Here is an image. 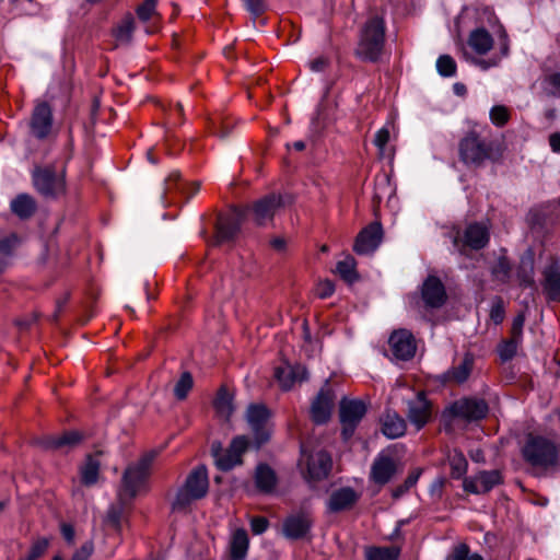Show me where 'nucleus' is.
<instances>
[{"label":"nucleus","instance_id":"37998d69","mask_svg":"<svg viewBox=\"0 0 560 560\" xmlns=\"http://www.w3.org/2000/svg\"><path fill=\"white\" fill-rule=\"evenodd\" d=\"M522 340L511 337L502 341L498 347V352L502 361H510L517 352L518 346Z\"/></svg>","mask_w":560,"mask_h":560},{"label":"nucleus","instance_id":"c03bdc74","mask_svg":"<svg viewBox=\"0 0 560 560\" xmlns=\"http://www.w3.org/2000/svg\"><path fill=\"white\" fill-rule=\"evenodd\" d=\"M135 31V21L132 16H127L116 31V38L120 43H129Z\"/></svg>","mask_w":560,"mask_h":560},{"label":"nucleus","instance_id":"de8ad7c7","mask_svg":"<svg viewBox=\"0 0 560 560\" xmlns=\"http://www.w3.org/2000/svg\"><path fill=\"white\" fill-rule=\"evenodd\" d=\"M469 551V547L466 544H459L454 548L452 555H450L446 560H483L479 553L470 555Z\"/></svg>","mask_w":560,"mask_h":560},{"label":"nucleus","instance_id":"ddd939ff","mask_svg":"<svg viewBox=\"0 0 560 560\" xmlns=\"http://www.w3.org/2000/svg\"><path fill=\"white\" fill-rule=\"evenodd\" d=\"M282 205L283 201L280 195L270 194L255 201L252 208L244 210L246 213L250 211L254 222L257 225L264 226L272 221L276 212Z\"/></svg>","mask_w":560,"mask_h":560},{"label":"nucleus","instance_id":"f3484780","mask_svg":"<svg viewBox=\"0 0 560 560\" xmlns=\"http://www.w3.org/2000/svg\"><path fill=\"white\" fill-rule=\"evenodd\" d=\"M389 347L396 359L407 361L416 354L417 346L412 334L407 329L394 331L389 337Z\"/></svg>","mask_w":560,"mask_h":560},{"label":"nucleus","instance_id":"4d7b16f0","mask_svg":"<svg viewBox=\"0 0 560 560\" xmlns=\"http://www.w3.org/2000/svg\"><path fill=\"white\" fill-rule=\"evenodd\" d=\"M316 295L320 299H327L335 292V285L329 280L320 281L316 287Z\"/></svg>","mask_w":560,"mask_h":560},{"label":"nucleus","instance_id":"f257e3e1","mask_svg":"<svg viewBox=\"0 0 560 560\" xmlns=\"http://www.w3.org/2000/svg\"><path fill=\"white\" fill-rule=\"evenodd\" d=\"M385 32L384 15L371 12L360 27L355 55L363 61H378L385 45Z\"/></svg>","mask_w":560,"mask_h":560},{"label":"nucleus","instance_id":"c756f323","mask_svg":"<svg viewBox=\"0 0 560 560\" xmlns=\"http://www.w3.org/2000/svg\"><path fill=\"white\" fill-rule=\"evenodd\" d=\"M82 440V435L78 431H68L62 433L61 435L48 436L44 441V445L47 448L54 450H62V448H71L80 443Z\"/></svg>","mask_w":560,"mask_h":560},{"label":"nucleus","instance_id":"cd10ccee","mask_svg":"<svg viewBox=\"0 0 560 560\" xmlns=\"http://www.w3.org/2000/svg\"><path fill=\"white\" fill-rule=\"evenodd\" d=\"M465 244L472 249H481L489 243L488 229L480 223L469 224L464 235Z\"/></svg>","mask_w":560,"mask_h":560},{"label":"nucleus","instance_id":"680f3d73","mask_svg":"<svg viewBox=\"0 0 560 560\" xmlns=\"http://www.w3.org/2000/svg\"><path fill=\"white\" fill-rule=\"evenodd\" d=\"M16 244L18 237L13 234L0 240V254L10 255Z\"/></svg>","mask_w":560,"mask_h":560},{"label":"nucleus","instance_id":"7c9ffc66","mask_svg":"<svg viewBox=\"0 0 560 560\" xmlns=\"http://www.w3.org/2000/svg\"><path fill=\"white\" fill-rule=\"evenodd\" d=\"M11 211L20 219H28L36 211V202L27 194L18 195L10 203Z\"/></svg>","mask_w":560,"mask_h":560},{"label":"nucleus","instance_id":"774afa93","mask_svg":"<svg viewBox=\"0 0 560 560\" xmlns=\"http://www.w3.org/2000/svg\"><path fill=\"white\" fill-rule=\"evenodd\" d=\"M549 144L553 152H560V132L553 133L549 137Z\"/></svg>","mask_w":560,"mask_h":560},{"label":"nucleus","instance_id":"412c9836","mask_svg":"<svg viewBox=\"0 0 560 560\" xmlns=\"http://www.w3.org/2000/svg\"><path fill=\"white\" fill-rule=\"evenodd\" d=\"M397 466L395 459L386 454H378L371 467V479L377 485L387 483L396 474Z\"/></svg>","mask_w":560,"mask_h":560},{"label":"nucleus","instance_id":"0e129e2a","mask_svg":"<svg viewBox=\"0 0 560 560\" xmlns=\"http://www.w3.org/2000/svg\"><path fill=\"white\" fill-rule=\"evenodd\" d=\"M61 534L68 544L74 541V528L70 524H61Z\"/></svg>","mask_w":560,"mask_h":560},{"label":"nucleus","instance_id":"20e7f679","mask_svg":"<svg viewBox=\"0 0 560 560\" xmlns=\"http://www.w3.org/2000/svg\"><path fill=\"white\" fill-rule=\"evenodd\" d=\"M459 155L465 164L477 166L497 159L499 149L493 142L481 140L478 135L470 132L459 142Z\"/></svg>","mask_w":560,"mask_h":560},{"label":"nucleus","instance_id":"6e6d98bb","mask_svg":"<svg viewBox=\"0 0 560 560\" xmlns=\"http://www.w3.org/2000/svg\"><path fill=\"white\" fill-rule=\"evenodd\" d=\"M94 550L92 541L84 542L72 556L71 560H89Z\"/></svg>","mask_w":560,"mask_h":560},{"label":"nucleus","instance_id":"4be33fe9","mask_svg":"<svg viewBox=\"0 0 560 560\" xmlns=\"http://www.w3.org/2000/svg\"><path fill=\"white\" fill-rule=\"evenodd\" d=\"M34 187L44 198H58L66 192L65 177H34Z\"/></svg>","mask_w":560,"mask_h":560},{"label":"nucleus","instance_id":"c85d7f7f","mask_svg":"<svg viewBox=\"0 0 560 560\" xmlns=\"http://www.w3.org/2000/svg\"><path fill=\"white\" fill-rule=\"evenodd\" d=\"M255 483L259 491L271 492L277 483L276 472L267 464H259L255 471Z\"/></svg>","mask_w":560,"mask_h":560},{"label":"nucleus","instance_id":"b1692460","mask_svg":"<svg viewBox=\"0 0 560 560\" xmlns=\"http://www.w3.org/2000/svg\"><path fill=\"white\" fill-rule=\"evenodd\" d=\"M358 493L350 487H343L335 490L327 502L330 512H340L349 510L358 501Z\"/></svg>","mask_w":560,"mask_h":560},{"label":"nucleus","instance_id":"13d9d810","mask_svg":"<svg viewBox=\"0 0 560 560\" xmlns=\"http://www.w3.org/2000/svg\"><path fill=\"white\" fill-rule=\"evenodd\" d=\"M120 521L121 510L117 506H110L106 516L107 524L118 530L120 528Z\"/></svg>","mask_w":560,"mask_h":560},{"label":"nucleus","instance_id":"e2e57ef3","mask_svg":"<svg viewBox=\"0 0 560 560\" xmlns=\"http://www.w3.org/2000/svg\"><path fill=\"white\" fill-rule=\"evenodd\" d=\"M308 65H310V69L312 71L320 72V71H324L325 68L327 67L328 60L325 57H317V58L313 59L312 61H310Z\"/></svg>","mask_w":560,"mask_h":560},{"label":"nucleus","instance_id":"7ed1b4c3","mask_svg":"<svg viewBox=\"0 0 560 560\" xmlns=\"http://www.w3.org/2000/svg\"><path fill=\"white\" fill-rule=\"evenodd\" d=\"M155 451H150L142 455L138 462L130 464L124 471L121 497L133 499L141 492L147 491L150 469L156 457Z\"/></svg>","mask_w":560,"mask_h":560},{"label":"nucleus","instance_id":"864d4df0","mask_svg":"<svg viewBox=\"0 0 560 560\" xmlns=\"http://www.w3.org/2000/svg\"><path fill=\"white\" fill-rule=\"evenodd\" d=\"M504 315L503 300L500 296H495L491 305L490 318L494 324H500L503 322Z\"/></svg>","mask_w":560,"mask_h":560},{"label":"nucleus","instance_id":"8fccbe9b","mask_svg":"<svg viewBox=\"0 0 560 560\" xmlns=\"http://www.w3.org/2000/svg\"><path fill=\"white\" fill-rule=\"evenodd\" d=\"M158 0H144L137 9V15L142 22L150 21L156 14Z\"/></svg>","mask_w":560,"mask_h":560},{"label":"nucleus","instance_id":"f704fd0d","mask_svg":"<svg viewBox=\"0 0 560 560\" xmlns=\"http://www.w3.org/2000/svg\"><path fill=\"white\" fill-rule=\"evenodd\" d=\"M248 536L245 529H236L232 536L230 552L233 560H243L248 550Z\"/></svg>","mask_w":560,"mask_h":560},{"label":"nucleus","instance_id":"6e6552de","mask_svg":"<svg viewBox=\"0 0 560 560\" xmlns=\"http://www.w3.org/2000/svg\"><path fill=\"white\" fill-rule=\"evenodd\" d=\"M366 413V405L360 399L342 398L339 404V419L345 440L350 439Z\"/></svg>","mask_w":560,"mask_h":560},{"label":"nucleus","instance_id":"2f4dec72","mask_svg":"<svg viewBox=\"0 0 560 560\" xmlns=\"http://www.w3.org/2000/svg\"><path fill=\"white\" fill-rule=\"evenodd\" d=\"M534 275V258L532 256L522 257L516 269L518 285L524 289L533 288L535 285Z\"/></svg>","mask_w":560,"mask_h":560},{"label":"nucleus","instance_id":"423d86ee","mask_svg":"<svg viewBox=\"0 0 560 560\" xmlns=\"http://www.w3.org/2000/svg\"><path fill=\"white\" fill-rule=\"evenodd\" d=\"M245 418L254 436V445L259 448L271 436V411L262 404H250L247 407Z\"/></svg>","mask_w":560,"mask_h":560},{"label":"nucleus","instance_id":"f03ea898","mask_svg":"<svg viewBox=\"0 0 560 560\" xmlns=\"http://www.w3.org/2000/svg\"><path fill=\"white\" fill-rule=\"evenodd\" d=\"M209 479L206 466L195 467L186 477L184 485L177 490L172 509L186 510L194 501L200 500L208 493Z\"/></svg>","mask_w":560,"mask_h":560},{"label":"nucleus","instance_id":"4468645a","mask_svg":"<svg viewBox=\"0 0 560 560\" xmlns=\"http://www.w3.org/2000/svg\"><path fill=\"white\" fill-rule=\"evenodd\" d=\"M52 109L48 103L36 102L31 121V133L37 139H46L52 130Z\"/></svg>","mask_w":560,"mask_h":560},{"label":"nucleus","instance_id":"49530a36","mask_svg":"<svg viewBox=\"0 0 560 560\" xmlns=\"http://www.w3.org/2000/svg\"><path fill=\"white\" fill-rule=\"evenodd\" d=\"M542 86L548 94L560 96V71L547 74L542 80Z\"/></svg>","mask_w":560,"mask_h":560},{"label":"nucleus","instance_id":"a211bd4d","mask_svg":"<svg viewBox=\"0 0 560 560\" xmlns=\"http://www.w3.org/2000/svg\"><path fill=\"white\" fill-rule=\"evenodd\" d=\"M335 394L331 388L323 387L311 405V417L316 424L326 423L334 408Z\"/></svg>","mask_w":560,"mask_h":560},{"label":"nucleus","instance_id":"39448f33","mask_svg":"<svg viewBox=\"0 0 560 560\" xmlns=\"http://www.w3.org/2000/svg\"><path fill=\"white\" fill-rule=\"evenodd\" d=\"M523 457L532 466L548 467L555 465L558 458L557 446L541 436L530 435L524 447Z\"/></svg>","mask_w":560,"mask_h":560},{"label":"nucleus","instance_id":"5701e85b","mask_svg":"<svg viewBox=\"0 0 560 560\" xmlns=\"http://www.w3.org/2000/svg\"><path fill=\"white\" fill-rule=\"evenodd\" d=\"M474 368V357L470 353H466L462 360V362L452 366L447 371H445L440 380L443 383H456L462 384L466 382L472 371Z\"/></svg>","mask_w":560,"mask_h":560},{"label":"nucleus","instance_id":"1a4fd4ad","mask_svg":"<svg viewBox=\"0 0 560 560\" xmlns=\"http://www.w3.org/2000/svg\"><path fill=\"white\" fill-rule=\"evenodd\" d=\"M246 211L234 208L230 214L219 215L215 226L214 244L223 245L234 242L240 233Z\"/></svg>","mask_w":560,"mask_h":560},{"label":"nucleus","instance_id":"ea45409f","mask_svg":"<svg viewBox=\"0 0 560 560\" xmlns=\"http://www.w3.org/2000/svg\"><path fill=\"white\" fill-rule=\"evenodd\" d=\"M400 549L397 547H372L366 550V560H398Z\"/></svg>","mask_w":560,"mask_h":560},{"label":"nucleus","instance_id":"58836bf2","mask_svg":"<svg viewBox=\"0 0 560 560\" xmlns=\"http://www.w3.org/2000/svg\"><path fill=\"white\" fill-rule=\"evenodd\" d=\"M389 125H392V122H387L384 127L378 129L373 140V143L378 150L380 156L387 158L388 162H390L393 158V150L387 147L390 138Z\"/></svg>","mask_w":560,"mask_h":560},{"label":"nucleus","instance_id":"6ab92c4d","mask_svg":"<svg viewBox=\"0 0 560 560\" xmlns=\"http://www.w3.org/2000/svg\"><path fill=\"white\" fill-rule=\"evenodd\" d=\"M313 526V520L308 513L301 512L289 515L282 525V533L288 539H302L306 537Z\"/></svg>","mask_w":560,"mask_h":560},{"label":"nucleus","instance_id":"473e14b6","mask_svg":"<svg viewBox=\"0 0 560 560\" xmlns=\"http://www.w3.org/2000/svg\"><path fill=\"white\" fill-rule=\"evenodd\" d=\"M468 44L477 54L485 55L492 48L493 39L488 31L480 27L470 33Z\"/></svg>","mask_w":560,"mask_h":560},{"label":"nucleus","instance_id":"e433bc0d","mask_svg":"<svg viewBox=\"0 0 560 560\" xmlns=\"http://www.w3.org/2000/svg\"><path fill=\"white\" fill-rule=\"evenodd\" d=\"M447 460L451 467L452 478L464 479L468 469V462L463 452L456 448L450 451L447 454Z\"/></svg>","mask_w":560,"mask_h":560},{"label":"nucleus","instance_id":"a18cd8bd","mask_svg":"<svg viewBox=\"0 0 560 560\" xmlns=\"http://www.w3.org/2000/svg\"><path fill=\"white\" fill-rule=\"evenodd\" d=\"M438 72L442 77H453L456 73V62L448 55H442L436 60Z\"/></svg>","mask_w":560,"mask_h":560},{"label":"nucleus","instance_id":"a19ab883","mask_svg":"<svg viewBox=\"0 0 560 560\" xmlns=\"http://www.w3.org/2000/svg\"><path fill=\"white\" fill-rule=\"evenodd\" d=\"M336 271L347 282H353L357 279L355 261L350 256L337 262Z\"/></svg>","mask_w":560,"mask_h":560},{"label":"nucleus","instance_id":"bf43d9fd","mask_svg":"<svg viewBox=\"0 0 560 560\" xmlns=\"http://www.w3.org/2000/svg\"><path fill=\"white\" fill-rule=\"evenodd\" d=\"M269 522L266 517L256 516L250 521V529L255 535H261L267 530Z\"/></svg>","mask_w":560,"mask_h":560},{"label":"nucleus","instance_id":"338daca9","mask_svg":"<svg viewBox=\"0 0 560 560\" xmlns=\"http://www.w3.org/2000/svg\"><path fill=\"white\" fill-rule=\"evenodd\" d=\"M498 62H499L498 59H489V60H485V59H480V58L474 59V63L476 66H478L479 68H481L482 70H488L491 67H495L498 65Z\"/></svg>","mask_w":560,"mask_h":560},{"label":"nucleus","instance_id":"9d476101","mask_svg":"<svg viewBox=\"0 0 560 560\" xmlns=\"http://www.w3.org/2000/svg\"><path fill=\"white\" fill-rule=\"evenodd\" d=\"M488 406L482 399L463 398L454 401L443 412V418H462L468 421L486 417Z\"/></svg>","mask_w":560,"mask_h":560},{"label":"nucleus","instance_id":"79ce46f5","mask_svg":"<svg viewBox=\"0 0 560 560\" xmlns=\"http://www.w3.org/2000/svg\"><path fill=\"white\" fill-rule=\"evenodd\" d=\"M194 381L189 372H184L174 387V395L177 399L183 400L187 397L189 390L192 388Z\"/></svg>","mask_w":560,"mask_h":560},{"label":"nucleus","instance_id":"9b49d317","mask_svg":"<svg viewBox=\"0 0 560 560\" xmlns=\"http://www.w3.org/2000/svg\"><path fill=\"white\" fill-rule=\"evenodd\" d=\"M249 446V440L246 435H238L234 438L224 453L212 446V453L215 458V464L219 469L228 471L242 463V455Z\"/></svg>","mask_w":560,"mask_h":560},{"label":"nucleus","instance_id":"5fc2aeb1","mask_svg":"<svg viewBox=\"0 0 560 560\" xmlns=\"http://www.w3.org/2000/svg\"><path fill=\"white\" fill-rule=\"evenodd\" d=\"M246 9L254 15L259 16L262 14L266 9V2L265 0H243Z\"/></svg>","mask_w":560,"mask_h":560},{"label":"nucleus","instance_id":"052dcab7","mask_svg":"<svg viewBox=\"0 0 560 560\" xmlns=\"http://www.w3.org/2000/svg\"><path fill=\"white\" fill-rule=\"evenodd\" d=\"M524 323H525V316L523 314H518L514 317L512 327H511V337L522 340Z\"/></svg>","mask_w":560,"mask_h":560},{"label":"nucleus","instance_id":"09e8293b","mask_svg":"<svg viewBox=\"0 0 560 560\" xmlns=\"http://www.w3.org/2000/svg\"><path fill=\"white\" fill-rule=\"evenodd\" d=\"M490 120L497 127H503L510 119L509 109L503 105H495L490 109Z\"/></svg>","mask_w":560,"mask_h":560},{"label":"nucleus","instance_id":"f8f14e48","mask_svg":"<svg viewBox=\"0 0 560 560\" xmlns=\"http://www.w3.org/2000/svg\"><path fill=\"white\" fill-rule=\"evenodd\" d=\"M503 482L500 470H480L474 476L465 477L463 480L464 491L472 494H485Z\"/></svg>","mask_w":560,"mask_h":560},{"label":"nucleus","instance_id":"dca6fc26","mask_svg":"<svg viewBox=\"0 0 560 560\" xmlns=\"http://www.w3.org/2000/svg\"><path fill=\"white\" fill-rule=\"evenodd\" d=\"M421 298L428 308L442 307L447 299L443 282L436 276H429L422 283Z\"/></svg>","mask_w":560,"mask_h":560},{"label":"nucleus","instance_id":"603ef678","mask_svg":"<svg viewBox=\"0 0 560 560\" xmlns=\"http://www.w3.org/2000/svg\"><path fill=\"white\" fill-rule=\"evenodd\" d=\"M48 546H49L48 538L44 537V538H39V539L35 540L32 544L30 552L26 556L27 560H36L37 558H39L42 555L45 553Z\"/></svg>","mask_w":560,"mask_h":560},{"label":"nucleus","instance_id":"72a5a7b5","mask_svg":"<svg viewBox=\"0 0 560 560\" xmlns=\"http://www.w3.org/2000/svg\"><path fill=\"white\" fill-rule=\"evenodd\" d=\"M96 455H88L84 464L81 467V481L85 486H93L97 482L101 463Z\"/></svg>","mask_w":560,"mask_h":560},{"label":"nucleus","instance_id":"aec40b11","mask_svg":"<svg viewBox=\"0 0 560 560\" xmlns=\"http://www.w3.org/2000/svg\"><path fill=\"white\" fill-rule=\"evenodd\" d=\"M407 418L417 430L422 429L429 421L431 411L430 402L423 392L417 394L416 398L408 401Z\"/></svg>","mask_w":560,"mask_h":560},{"label":"nucleus","instance_id":"3c124183","mask_svg":"<svg viewBox=\"0 0 560 560\" xmlns=\"http://www.w3.org/2000/svg\"><path fill=\"white\" fill-rule=\"evenodd\" d=\"M165 186H166V189H172L173 187H176L180 190H185L186 188L191 187V188H194L192 194H195L198 191V189L200 187V183L199 182H189L188 183L186 180H183L182 177L174 176V177L166 178Z\"/></svg>","mask_w":560,"mask_h":560},{"label":"nucleus","instance_id":"0eeeda50","mask_svg":"<svg viewBox=\"0 0 560 560\" xmlns=\"http://www.w3.org/2000/svg\"><path fill=\"white\" fill-rule=\"evenodd\" d=\"M302 458L300 465L302 467L303 477L311 481H317L326 478L331 468V458L325 451L306 453L304 445L301 447Z\"/></svg>","mask_w":560,"mask_h":560},{"label":"nucleus","instance_id":"393cba45","mask_svg":"<svg viewBox=\"0 0 560 560\" xmlns=\"http://www.w3.org/2000/svg\"><path fill=\"white\" fill-rule=\"evenodd\" d=\"M382 433L388 439H397L406 432V421L396 411L387 410L381 419Z\"/></svg>","mask_w":560,"mask_h":560},{"label":"nucleus","instance_id":"69168bd1","mask_svg":"<svg viewBox=\"0 0 560 560\" xmlns=\"http://www.w3.org/2000/svg\"><path fill=\"white\" fill-rule=\"evenodd\" d=\"M421 475V469H415L413 471H411L408 477L406 478V480L404 481V485H405V489H410L411 487H413L419 477Z\"/></svg>","mask_w":560,"mask_h":560},{"label":"nucleus","instance_id":"c9c22d12","mask_svg":"<svg viewBox=\"0 0 560 560\" xmlns=\"http://www.w3.org/2000/svg\"><path fill=\"white\" fill-rule=\"evenodd\" d=\"M214 408L218 416L226 421L233 415V397L225 387L219 389L214 399Z\"/></svg>","mask_w":560,"mask_h":560},{"label":"nucleus","instance_id":"a878e982","mask_svg":"<svg viewBox=\"0 0 560 560\" xmlns=\"http://www.w3.org/2000/svg\"><path fill=\"white\" fill-rule=\"evenodd\" d=\"M275 376L284 389L291 388L294 382H302L307 378V371L302 365H284L275 370Z\"/></svg>","mask_w":560,"mask_h":560},{"label":"nucleus","instance_id":"bb28decb","mask_svg":"<svg viewBox=\"0 0 560 560\" xmlns=\"http://www.w3.org/2000/svg\"><path fill=\"white\" fill-rule=\"evenodd\" d=\"M542 289L551 301L560 299V266L551 264L544 270Z\"/></svg>","mask_w":560,"mask_h":560},{"label":"nucleus","instance_id":"4c0bfd02","mask_svg":"<svg viewBox=\"0 0 560 560\" xmlns=\"http://www.w3.org/2000/svg\"><path fill=\"white\" fill-rule=\"evenodd\" d=\"M490 271L493 280L501 284L510 283L512 278V265L506 256H499Z\"/></svg>","mask_w":560,"mask_h":560},{"label":"nucleus","instance_id":"2eb2a0df","mask_svg":"<svg viewBox=\"0 0 560 560\" xmlns=\"http://www.w3.org/2000/svg\"><path fill=\"white\" fill-rule=\"evenodd\" d=\"M383 238V229L380 222H372L355 237L353 250L358 255H370L380 246Z\"/></svg>","mask_w":560,"mask_h":560}]
</instances>
